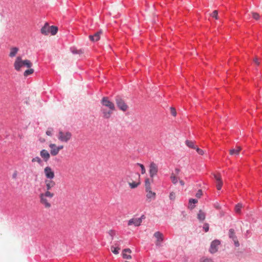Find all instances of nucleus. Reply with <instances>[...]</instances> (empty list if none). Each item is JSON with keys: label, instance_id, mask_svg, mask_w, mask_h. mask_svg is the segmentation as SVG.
I'll return each instance as SVG.
<instances>
[{"label": "nucleus", "instance_id": "f257e3e1", "mask_svg": "<svg viewBox=\"0 0 262 262\" xmlns=\"http://www.w3.org/2000/svg\"><path fill=\"white\" fill-rule=\"evenodd\" d=\"M54 194L51 192L45 191L39 195V202L45 208L49 209L52 207L51 200Z\"/></svg>", "mask_w": 262, "mask_h": 262}, {"label": "nucleus", "instance_id": "f03ea898", "mask_svg": "<svg viewBox=\"0 0 262 262\" xmlns=\"http://www.w3.org/2000/svg\"><path fill=\"white\" fill-rule=\"evenodd\" d=\"M32 66V63L30 60L27 59L23 60L21 57L20 56L17 57L14 63V68L17 71H20V68L24 66L30 68Z\"/></svg>", "mask_w": 262, "mask_h": 262}, {"label": "nucleus", "instance_id": "7ed1b4c3", "mask_svg": "<svg viewBox=\"0 0 262 262\" xmlns=\"http://www.w3.org/2000/svg\"><path fill=\"white\" fill-rule=\"evenodd\" d=\"M115 101L117 106L120 110L123 112H125L127 110L128 108L127 105L120 96H117L115 97Z\"/></svg>", "mask_w": 262, "mask_h": 262}, {"label": "nucleus", "instance_id": "20e7f679", "mask_svg": "<svg viewBox=\"0 0 262 262\" xmlns=\"http://www.w3.org/2000/svg\"><path fill=\"white\" fill-rule=\"evenodd\" d=\"M101 103L102 104L101 107H107L111 111H114L115 110V104L110 101L107 97H103L101 101Z\"/></svg>", "mask_w": 262, "mask_h": 262}, {"label": "nucleus", "instance_id": "39448f33", "mask_svg": "<svg viewBox=\"0 0 262 262\" xmlns=\"http://www.w3.org/2000/svg\"><path fill=\"white\" fill-rule=\"evenodd\" d=\"M72 137V134L69 132L59 131L58 138L62 141L67 142Z\"/></svg>", "mask_w": 262, "mask_h": 262}, {"label": "nucleus", "instance_id": "423d86ee", "mask_svg": "<svg viewBox=\"0 0 262 262\" xmlns=\"http://www.w3.org/2000/svg\"><path fill=\"white\" fill-rule=\"evenodd\" d=\"M158 171V167L157 164L152 162L150 163L149 165V172L150 174V177L151 178H153L154 176L157 175Z\"/></svg>", "mask_w": 262, "mask_h": 262}, {"label": "nucleus", "instance_id": "0eeeda50", "mask_svg": "<svg viewBox=\"0 0 262 262\" xmlns=\"http://www.w3.org/2000/svg\"><path fill=\"white\" fill-rule=\"evenodd\" d=\"M101 112L102 114V117L104 119H108L111 117L114 111H111L107 107H101Z\"/></svg>", "mask_w": 262, "mask_h": 262}, {"label": "nucleus", "instance_id": "6e6552de", "mask_svg": "<svg viewBox=\"0 0 262 262\" xmlns=\"http://www.w3.org/2000/svg\"><path fill=\"white\" fill-rule=\"evenodd\" d=\"M220 241L217 239L214 240L211 243L209 251L211 253H214L218 250V246L220 245Z\"/></svg>", "mask_w": 262, "mask_h": 262}, {"label": "nucleus", "instance_id": "1a4fd4ad", "mask_svg": "<svg viewBox=\"0 0 262 262\" xmlns=\"http://www.w3.org/2000/svg\"><path fill=\"white\" fill-rule=\"evenodd\" d=\"M44 172L47 178L50 180L55 177L54 172L50 167L47 166L44 169Z\"/></svg>", "mask_w": 262, "mask_h": 262}, {"label": "nucleus", "instance_id": "9d476101", "mask_svg": "<svg viewBox=\"0 0 262 262\" xmlns=\"http://www.w3.org/2000/svg\"><path fill=\"white\" fill-rule=\"evenodd\" d=\"M45 183L46 184L45 191L51 192L50 190L56 185L55 182L51 180H46Z\"/></svg>", "mask_w": 262, "mask_h": 262}, {"label": "nucleus", "instance_id": "9b49d317", "mask_svg": "<svg viewBox=\"0 0 262 262\" xmlns=\"http://www.w3.org/2000/svg\"><path fill=\"white\" fill-rule=\"evenodd\" d=\"M154 236L157 238V242L156 243V245L160 246L163 241V236L162 233L157 231L155 233Z\"/></svg>", "mask_w": 262, "mask_h": 262}, {"label": "nucleus", "instance_id": "f8f14e48", "mask_svg": "<svg viewBox=\"0 0 262 262\" xmlns=\"http://www.w3.org/2000/svg\"><path fill=\"white\" fill-rule=\"evenodd\" d=\"M141 219L133 218L128 222V225H134L135 226H139L141 225Z\"/></svg>", "mask_w": 262, "mask_h": 262}, {"label": "nucleus", "instance_id": "ddd939ff", "mask_svg": "<svg viewBox=\"0 0 262 262\" xmlns=\"http://www.w3.org/2000/svg\"><path fill=\"white\" fill-rule=\"evenodd\" d=\"M102 31H99L95 33L94 35H90L89 38L92 41H97L99 40L100 38V35L102 34Z\"/></svg>", "mask_w": 262, "mask_h": 262}, {"label": "nucleus", "instance_id": "4468645a", "mask_svg": "<svg viewBox=\"0 0 262 262\" xmlns=\"http://www.w3.org/2000/svg\"><path fill=\"white\" fill-rule=\"evenodd\" d=\"M49 147L51 148L50 152L52 156H54L58 154V149L55 144H50Z\"/></svg>", "mask_w": 262, "mask_h": 262}, {"label": "nucleus", "instance_id": "2eb2a0df", "mask_svg": "<svg viewBox=\"0 0 262 262\" xmlns=\"http://www.w3.org/2000/svg\"><path fill=\"white\" fill-rule=\"evenodd\" d=\"M40 156L45 162H47L50 158V154L45 149H42L40 151Z\"/></svg>", "mask_w": 262, "mask_h": 262}, {"label": "nucleus", "instance_id": "dca6fc26", "mask_svg": "<svg viewBox=\"0 0 262 262\" xmlns=\"http://www.w3.org/2000/svg\"><path fill=\"white\" fill-rule=\"evenodd\" d=\"M50 27L48 23H46L44 26L41 29V33L43 35H47L50 33Z\"/></svg>", "mask_w": 262, "mask_h": 262}, {"label": "nucleus", "instance_id": "f3484780", "mask_svg": "<svg viewBox=\"0 0 262 262\" xmlns=\"http://www.w3.org/2000/svg\"><path fill=\"white\" fill-rule=\"evenodd\" d=\"M120 249V248L119 247V245L117 243L115 244V246H112L111 247V250L115 254L119 253V250Z\"/></svg>", "mask_w": 262, "mask_h": 262}, {"label": "nucleus", "instance_id": "a211bd4d", "mask_svg": "<svg viewBox=\"0 0 262 262\" xmlns=\"http://www.w3.org/2000/svg\"><path fill=\"white\" fill-rule=\"evenodd\" d=\"M18 51V48L17 47H13L10 49V52L9 54V56L11 57H14L17 54Z\"/></svg>", "mask_w": 262, "mask_h": 262}, {"label": "nucleus", "instance_id": "6ab92c4d", "mask_svg": "<svg viewBox=\"0 0 262 262\" xmlns=\"http://www.w3.org/2000/svg\"><path fill=\"white\" fill-rule=\"evenodd\" d=\"M205 213L200 210L198 214V219L200 221H204L205 219Z\"/></svg>", "mask_w": 262, "mask_h": 262}, {"label": "nucleus", "instance_id": "aec40b11", "mask_svg": "<svg viewBox=\"0 0 262 262\" xmlns=\"http://www.w3.org/2000/svg\"><path fill=\"white\" fill-rule=\"evenodd\" d=\"M242 148L240 146L237 147L236 149H231L230 150V154L231 155H238L239 151L241 150Z\"/></svg>", "mask_w": 262, "mask_h": 262}, {"label": "nucleus", "instance_id": "412c9836", "mask_svg": "<svg viewBox=\"0 0 262 262\" xmlns=\"http://www.w3.org/2000/svg\"><path fill=\"white\" fill-rule=\"evenodd\" d=\"M71 51L74 54H81L83 53V51L82 49H77L75 48H71Z\"/></svg>", "mask_w": 262, "mask_h": 262}, {"label": "nucleus", "instance_id": "4be33fe9", "mask_svg": "<svg viewBox=\"0 0 262 262\" xmlns=\"http://www.w3.org/2000/svg\"><path fill=\"white\" fill-rule=\"evenodd\" d=\"M170 179L173 184H176L178 182V177L173 173L171 174Z\"/></svg>", "mask_w": 262, "mask_h": 262}, {"label": "nucleus", "instance_id": "5701e85b", "mask_svg": "<svg viewBox=\"0 0 262 262\" xmlns=\"http://www.w3.org/2000/svg\"><path fill=\"white\" fill-rule=\"evenodd\" d=\"M145 185L146 191H149V190H151L150 181L148 178H146L145 179Z\"/></svg>", "mask_w": 262, "mask_h": 262}, {"label": "nucleus", "instance_id": "b1692460", "mask_svg": "<svg viewBox=\"0 0 262 262\" xmlns=\"http://www.w3.org/2000/svg\"><path fill=\"white\" fill-rule=\"evenodd\" d=\"M185 143L187 146L192 149H195L196 147L194 145V143L192 141L186 140Z\"/></svg>", "mask_w": 262, "mask_h": 262}, {"label": "nucleus", "instance_id": "393cba45", "mask_svg": "<svg viewBox=\"0 0 262 262\" xmlns=\"http://www.w3.org/2000/svg\"><path fill=\"white\" fill-rule=\"evenodd\" d=\"M50 33H51L52 35H54L57 33L58 31V28L57 27L52 26L50 27Z\"/></svg>", "mask_w": 262, "mask_h": 262}, {"label": "nucleus", "instance_id": "a878e982", "mask_svg": "<svg viewBox=\"0 0 262 262\" xmlns=\"http://www.w3.org/2000/svg\"><path fill=\"white\" fill-rule=\"evenodd\" d=\"M229 236L230 238H231L233 240L237 238L235 235V232L234 229H230L229 231Z\"/></svg>", "mask_w": 262, "mask_h": 262}, {"label": "nucleus", "instance_id": "bb28decb", "mask_svg": "<svg viewBox=\"0 0 262 262\" xmlns=\"http://www.w3.org/2000/svg\"><path fill=\"white\" fill-rule=\"evenodd\" d=\"M146 192H147L146 196L147 198L150 199L152 198H155L156 193L155 192H152L151 190H149V191H146Z\"/></svg>", "mask_w": 262, "mask_h": 262}, {"label": "nucleus", "instance_id": "cd10ccee", "mask_svg": "<svg viewBox=\"0 0 262 262\" xmlns=\"http://www.w3.org/2000/svg\"><path fill=\"white\" fill-rule=\"evenodd\" d=\"M216 188L217 190H221L222 186L223 185V182L222 179H218L217 181H216Z\"/></svg>", "mask_w": 262, "mask_h": 262}, {"label": "nucleus", "instance_id": "c85d7f7f", "mask_svg": "<svg viewBox=\"0 0 262 262\" xmlns=\"http://www.w3.org/2000/svg\"><path fill=\"white\" fill-rule=\"evenodd\" d=\"M34 72V70L32 69H30L25 71L24 73V76L25 77H27L28 75L33 74Z\"/></svg>", "mask_w": 262, "mask_h": 262}, {"label": "nucleus", "instance_id": "c756f323", "mask_svg": "<svg viewBox=\"0 0 262 262\" xmlns=\"http://www.w3.org/2000/svg\"><path fill=\"white\" fill-rule=\"evenodd\" d=\"M242 207V205L241 204H237L235 207V211L236 213H241V209Z\"/></svg>", "mask_w": 262, "mask_h": 262}, {"label": "nucleus", "instance_id": "7c9ffc66", "mask_svg": "<svg viewBox=\"0 0 262 262\" xmlns=\"http://www.w3.org/2000/svg\"><path fill=\"white\" fill-rule=\"evenodd\" d=\"M32 162H36L40 164H41V163L42 162L41 159L38 157H36L33 158L32 159Z\"/></svg>", "mask_w": 262, "mask_h": 262}, {"label": "nucleus", "instance_id": "2f4dec72", "mask_svg": "<svg viewBox=\"0 0 262 262\" xmlns=\"http://www.w3.org/2000/svg\"><path fill=\"white\" fill-rule=\"evenodd\" d=\"M252 14L253 18L254 19H255V20H258L259 19L260 16H259V14H258L257 13L252 12Z\"/></svg>", "mask_w": 262, "mask_h": 262}, {"label": "nucleus", "instance_id": "473e14b6", "mask_svg": "<svg viewBox=\"0 0 262 262\" xmlns=\"http://www.w3.org/2000/svg\"><path fill=\"white\" fill-rule=\"evenodd\" d=\"M139 184V183H136V182H133V183H129V185L131 188H136Z\"/></svg>", "mask_w": 262, "mask_h": 262}, {"label": "nucleus", "instance_id": "72a5a7b5", "mask_svg": "<svg viewBox=\"0 0 262 262\" xmlns=\"http://www.w3.org/2000/svg\"><path fill=\"white\" fill-rule=\"evenodd\" d=\"M137 165L138 166H139L141 168V173L144 174L146 172V170H145V168L144 165L140 163H137Z\"/></svg>", "mask_w": 262, "mask_h": 262}, {"label": "nucleus", "instance_id": "f704fd0d", "mask_svg": "<svg viewBox=\"0 0 262 262\" xmlns=\"http://www.w3.org/2000/svg\"><path fill=\"white\" fill-rule=\"evenodd\" d=\"M203 229L204 230L205 232H207L209 230V226L208 223H205L203 225Z\"/></svg>", "mask_w": 262, "mask_h": 262}, {"label": "nucleus", "instance_id": "c9c22d12", "mask_svg": "<svg viewBox=\"0 0 262 262\" xmlns=\"http://www.w3.org/2000/svg\"><path fill=\"white\" fill-rule=\"evenodd\" d=\"M211 16L213 17H214L215 19H217L218 18V12L217 10H214L212 14H211Z\"/></svg>", "mask_w": 262, "mask_h": 262}, {"label": "nucleus", "instance_id": "e433bc0d", "mask_svg": "<svg viewBox=\"0 0 262 262\" xmlns=\"http://www.w3.org/2000/svg\"><path fill=\"white\" fill-rule=\"evenodd\" d=\"M195 149H196L197 152L199 155H203L204 154V151L202 149H200V148H198L197 147H196V148Z\"/></svg>", "mask_w": 262, "mask_h": 262}, {"label": "nucleus", "instance_id": "4c0bfd02", "mask_svg": "<svg viewBox=\"0 0 262 262\" xmlns=\"http://www.w3.org/2000/svg\"><path fill=\"white\" fill-rule=\"evenodd\" d=\"M170 112L172 116H176L177 115V112L176 109L174 107H171L170 108Z\"/></svg>", "mask_w": 262, "mask_h": 262}, {"label": "nucleus", "instance_id": "58836bf2", "mask_svg": "<svg viewBox=\"0 0 262 262\" xmlns=\"http://www.w3.org/2000/svg\"><path fill=\"white\" fill-rule=\"evenodd\" d=\"M122 256L124 258L128 259L132 258V256L130 255H127L126 253H125L124 252H123Z\"/></svg>", "mask_w": 262, "mask_h": 262}, {"label": "nucleus", "instance_id": "ea45409f", "mask_svg": "<svg viewBox=\"0 0 262 262\" xmlns=\"http://www.w3.org/2000/svg\"><path fill=\"white\" fill-rule=\"evenodd\" d=\"M175 198H176L175 193L173 192H170V193L169 194V199L171 200H174L175 199Z\"/></svg>", "mask_w": 262, "mask_h": 262}, {"label": "nucleus", "instance_id": "a19ab883", "mask_svg": "<svg viewBox=\"0 0 262 262\" xmlns=\"http://www.w3.org/2000/svg\"><path fill=\"white\" fill-rule=\"evenodd\" d=\"M202 191L201 189H199L196 192L195 196L196 197L200 198L202 195Z\"/></svg>", "mask_w": 262, "mask_h": 262}, {"label": "nucleus", "instance_id": "79ce46f5", "mask_svg": "<svg viewBox=\"0 0 262 262\" xmlns=\"http://www.w3.org/2000/svg\"><path fill=\"white\" fill-rule=\"evenodd\" d=\"M201 262H214L210 258H202Z\"/></svg>", "mask_w": 262, "mask_h": 262}, {"label": "nucleus", "instance_id": "37998d69", "mask_svg": "<svg viewBox=\"0 0 262 262\" xmlns=\"http://www.w3.org/2000/svg\"><path fill=\"white\" fill-rule=\"evenodd\" d=\"M214 178L215 179L216 181H217L218 179H222L220 174H213Z\"/></svg>", "mask_w": 262, "mask_h": 262}, {"label": "nucleus", "instance_id": "c03bdc74", "mask_svg": "<svg viewBox=\"0 0 262 262\" xmlns=\"http://www.w3.org/2000/svg\"><path fill=\"white\" fill-rule=\"evenodd\" d=\"M189 203L195 204L198 203V200L196 199H190L189 201Z\"/></svg>", "mask_w": 262, "mask_h": 262}, {"label": "nucleus", "instance_id": "a18cd8bd", "mask_svg": "<svg viewBox=\"0 0 262 262\" xmlns=\"http://www.w3.org/2000/svg\"><path fill=\"white\" fill-rule=\"evenodd\" d=\"M233 241V242L234 243V245L236 247H238L239 246V244L237 239V238H235Z\"/></svg>", "mask_w": 262, "mask_h": 262}, {"label": "nucleus", "instance_id": "49530a36", "mask_svg": "<svg viewBox=\"0 0 262 262\" xmlns=\"http://www.w3.org/2000/svg\"><path fill=\"white\" fill-rule=\"evenodd\" d=\"M17 177V171H15L12 174V178H13V179H16Z\"/></svg>", "mask_w": 262, "mask_h": 262}, {"label": "nucleus", "instance_id": "de8ad7c7", "mask_svg": "<svg viewBox=\"0 0 262 262\" xmlns=\"http://www.w3.org/2000/svg\"><path fill=\"white\" fill-rule=\"evenodd\" d=\"M123 252H124V253H130L132 252V251L130 249H125L123 250Z\"/></svg>", "mask_w": 262, "mask_h": 262}, {"label": "nucleus", "instance_id": "09e8293b", "mask_svg": "<svg viewBox=\"0 0 262 262\" xmlns=\"http://www.w3.org/2000/svg\"><path fill=\"white\" fill-rule=\"evenodd\" d=\"M53 129H49L48 130L47 132H46V134L48 136H51L52 135V132Z\"/></svg>", "mask_w": 262, "mask_h": 262}, {"label": "nucleus", "instance_id": "8fccbe9b", "mask_svg": "<svg viewBox=\"0 0 262 262\" xmlns=\"http://www.w3.org/2000/svg\"><path fill=\"white\" fill-rule=\"evenodd\" d=\"M109 234L112 237H113L115 234V232L114 230H110Z\"/></svg>", "mask_w": 262, "mask_h": 262}, {"label": "nucleus", "instance_id": "3c124183", "mask_svg": "<svg viewBox=\"0 0 262 262\" xmlns=\"http://www.w3.org/2000/svg\"><path fill=\"white\" fill-rule=\"evenodd\" d=\"M254 62L257 64V65H259V62H258V59L257 58L255 57L254 60H253Z\"/></svg>", "mask_w": 262, "mask_h": 262}, {"label": "nucleus", "instance_id": "603ef678", "mask_svg": "<svg viewBox=\"0 0 262 262\" xmlns=\"http://www.w3.org/2000/svg\"><path fill=\"white\" fill-rule=\"evenodd\" d=\"M179 182L182 186H184L185 184L184 182L182 180H179Z\"/></svg>", "mask_w": 262, "mask_h": 262}, {"label": "nucleus", "instance_id": "864d4df0", "mask_svg": "<svg viewBox=\"0 0 262 262\" xmlns=\"http://www.w3.org/2000/svg\"><path fill=\"white\" fill-rule=\"evenodd\" d=\"M175 171H176L177 174H178L179 173V172L180 171V169H179V168H176L175 169Z\"/></svg>", "mask_w": 262, "mask_h": 262}, {"label": "nucleus", "instance_id": "5fc2aeb1", "mask_svg": "<svg viewBox=\"0 0 262 262\" xmlns=\"http://www.w3.org/2000/svg\"><path fill=\"white\" fill-rule=\"evenodd\" d=\"M63 146H62V145H61V146H57V148H58V151H59V150H60V149H62L63 148Z\"/></svg>", "mask_w": 262, "mask_h": 262}, {"label": "nucleus", "instance_id": "6e6d98bb", "mask_svg": "<svg viewBox=\"0 0 262 262\" xmlns=\"http://www.w3.org/2000/svg\"><path fill=\"white\" fill-rule=\"evenodd\" d=\"M139 219H141V222L142 221V219H145V216L144 215H142L141 217H140Z\"/></svg>", "mask_w": 262, "mask_h": 262}, {"label": "nucleus", "instance_id": "4d7b16f0", "mask_svg": "<svg viewBox=\"0 0 262 262\" xmlns=\"http://www.w3.org/2000/svg\"><path fill=\"white\" fill-rule=\"evenodd\" d=\"M125 262H129V261H125Z\"/></svg>", "mask_w": 262, "mask_h": 262}]
</instances>
